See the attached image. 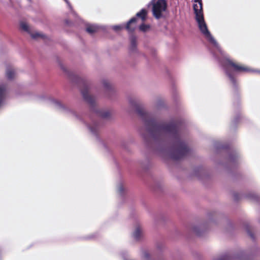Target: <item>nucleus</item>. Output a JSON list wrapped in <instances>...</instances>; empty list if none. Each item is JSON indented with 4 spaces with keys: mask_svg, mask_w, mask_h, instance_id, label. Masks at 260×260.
I'll return each mask as SVG.
<instances>
[{
    "mask_svg": "<svg viewBox=\"0 0 260 260\" xmlns=\"http://www.w3.org/2000/svg\"><path fill=\"white\" fill-rule=\"evenodd\" d=\"M135 106L137 113L144 121L147 132L152 138L159 139L166 135H170L173 138L174 142L171 153L172 159L179 160L188 155L190 150L186 144L180 138L178 134L180 124L178 122H158L149 113L145 112L141 106L136 104Z\"/></svg>",
    "mask_w": 260,
    "mask_h": 260,
    "instance_id": "obj_1",
    "label": "nucleus"
},
{
    "mask_svg": "<svg viewBox=\"0 0 260 260\" xmlns=\"http://www.w3.org/2000/svg\"><path fill=\"white\" fill-rule=\"evenodd\" d=\"M194 2L198 3L193 4V7L194 14L196 15V19L198 23L200 31L211 43L215 47H217V42L212 36L205 22L203 12L202 0H194Z\"/></svg>",
    "mask_w": 260,
    "mask_h": 260,
    "instance_id": "obj_2",
    "label": "nucleus"
},
{
    "mask_svg": "<svg viewBox=\"0 0 260 260\" xmlns=\"http://www.w3.org/2000/svg\"><path fill=\"white\" fill-rule=\"evenodd\" d=\"M222 66L226 75L229 77L235 88L237 86V81L232 72L241 73L248 72L250 71L248 67L230 59H226L223 62Z\"/></svg>",
    "mask_w": 260,
    "mask_h": 260,
    "instance_id": "obj_3",
    "label": "nucleus"
},
{
    "mask_svg": "<svg viewBox=\"0 0 260 260\" xmlns=\"http://www.w3.org/2000/svg\"><path fill=\"white\" fill-rule=\"evenodd\" d=\"M167 2L165 0H158L153 6L152 11L153 16L157 19L162 16V12L166 11Z\"/></svg>",
    "mask_w": 260,
    "mask_h": 260,
    "instance_id": "obj_4",
    "label": "nucleus"
},
{
    "mask_svg": "<svg viewBox=\"0 0 260 260\" xmlns=\"http://www.w3.org/2000/svg\"><path fill=\"white\" fill-rule=\"evenodd\" d=\"M81 93L84 100L91 106H93L95 104L94 98L88 94V87L85 84V87L81 89Z\"/></svg>",
    "mask_w": 260,
    "mask_h": 260,
    "instance_id": "obj_5",
    "label": "nucleus"
},
{
    "mask_svg": "<svg viewBox=\"0 0 260 260\" xmlns=\"http://www.w3.org/2000/svg\"><path fill=\"white\" fill-rule=\"evenodd\" d=\"M20 27L23 30L29 33L32 39H37L39 38L45 39V36L41 33H40V32L31 33L30 32L29 26L25 22H21L20 23Z\"/></svg>",
    "mask_w": 260,
    "mask_h": 260,
    "instance_id": "obj_6",
    "label": "nucleus"
},
{
    "mask_svg": "<svg viewBox=\"0 0 260 260\" xmlns=\"http://www.w3.org/2000/svg\"><path fill=\"white\" fill-rule=\"evenodd\" d=\"M138 19L136 17L132 18L126 23L125 28L129 33H133L137 28Z\"/></svg>",
    "mask_w": 260,
    "mask_h": 260,
    "instance_id": "obj_7",
    "label": "nucleus"
},
{
    "mask_svg": "<svg viewBox=\"0 0 260 260\" xmlns=\"http://www.w3.org/2000/svg\"><path fill=\"white\" fill-rule=\"evenodd\" d=\"M147 11L145 9H142L140 12H138L136 17L138 19V18L141 19L142 21L144 22L147 18Z\"/></svg>",
    "mask_w": 260,
    "mask_h": 260,
    "instance_id": "obj_8",
    "label": "nucleus"
},
{
    "mask_svg": "<svg viewBox=\"0 0 260 260\" xmlns=\"http://www.w3.org/2000/svg\"><path fill=\"white\" fill-rule=\"evenodd\" d=\"M16 73L15 70L11 67H8L6 69V75L9 80H12L15 76Z\"/></svg>",
    "mask_w": 260,
    "mask_h": 260,
    "instance_id": "obj_9",
    "label": "nucleus"
},
{
    "mask_svg": "<svg viewBox=\"0 0 260 260\" xmlns=\"http://www.w3.org/2000/svg\"><path fill=\"white\" fill-rule=\"evenodd\" d=\"M131 47L130 49L131 51H135L137 47V38L135 36L131 37Z\"/></svg>",
    "mask_w": 260,
    "mask_h": 260,
    "instance_id": "obj_10",
    "label": "nucleus"
},
{
    "mask_svg": "<svg viewBox=\"0 0 260 260\" xmlns=\"http://www.w3.org/2000/svg\"><path fill=\"white\" fill-rule=\"evenodd\" d=\"M6 90V86L3 84L0 85V106L3 103Z\"/></svg>",
    "mask_w": 260,
    "mask_h": 260,
    "instance_id": "obj_11",
    "label": "nucleus"
},
{
    "mask_svg": "<svg viewBox=\"0 0 260 260\" xmlns=\"http://www.w3.org/2000/svg\"><path fill=\"white\" fill-rule=\"evenodd\" d=\"M86 30L89 34H91L98 31V27L95 25H89L87 26Z\"/></svg>",
    "mask_w": 260,
    "mask_h": 260,
    "instance_id": "obj_12",
    "label": "nucleus"
},
{
    "mask_svg": "<svg viewBox=\"0 0 260 260\" xmlns=\"http://www.w3.org/2000/svg\"><path fill=\"white\" fill-rule=\"evenodd\" d=\"M141 230L140 227L137 228L134 233V237L136 240H139L141 235Z\"/></svg>",
    "mask_w": 260,
    "mask_h": 260,
    "instance_id": "obj_13",
    "label": "nucleus"
},
{
    "mask_svg": "<svg viewBox=\"0 0 260 260\" xmlns=\"http://www.w3.org/2000/svg\"><path fill=\"white\" fill-rule=\"evenodd\" d=\"M97 114L104 118H108L110 116V112L108 111H97Z\"/></svg>",
    "mask_w": 260,
    "mask_h": 260,
    "instance_id": "obj_14",
    "label": "nucleus"
},
{
    "mask_svg": "<svg viewBox=\"0 0 260 260\" xmlns=\"http://www.w3.org/2000/svg\"><path fill=\"white\" fill-rule=\"evenodd\" d=\"M150 28V25L148 24H145L144 23H142L139 26V29L141 31L146 32Z\"/></svg>",
    "mask_w": 260,
    "mask_h": 260,
    "instance_id": "obj_15",
    "label": "nucleus"
},
{
    "mask_svg": "<svg viewBox=\"0 0 260 260\" xmlns=\"http://www.w3.org/2000/svg\"><path fill=\"white\" fill-rule=\"evenodd\" d=\"M231 256H230L228 255H224L222 256L221 257H220L219 258H218L217 260H231Z\"/></svg>",
    "mask_w": 260,
    "mask_h": 260,
    "instance_id": "obj_16",
    "label": "nucleus"
},
{
    "mask_svg": "<svg viewBox=\"0 0 260 260\" xmlns=\"http://www.w3.org/2000/svg\"><path fill=\"white\" fill-rule=\"evenodd\" d=\"M103 85L106 88H109L110 87V83L107 81H103Z\"/></svg>",
    "mask_w": 260,
    "mask_h": 260,
    "instance_id": "obj_17",
    "label": "nucleus"
},
{
    "mask_svg": "<svg viewBox=\"0 0 260 260\" xmlns=\"http://www.w3.org/2000/svg\"><path fill=\"white\" fill-rule=\"evenodd\" d=\"M113 28L115 31H118L122 29V27L120 25H115L113 27Z\"/></svg>",
    "mask_w": 260,
    "mask_h": 260,
    "instance_id": "obj_18",
    "label": "nucleus"
},
{
    "mask_svg": "<svg viewBox=\"0 0 260 260\" xmlns=\"http://www.w3.org/2000/svg\"><path fill=\"white\" fill-rule=\"evenodd\" d=\"M248 198H249L251 199H253L254 200H257V197L255 194H254L249 195Z\"/></svg>",
    "mask_w": 260,
    "mask_h": 260,
    "instance_id": "obj_19",
    "label": "nucleus"
},
{
    "mask_svg": "<svg viewBox=\"0 0 260 260\" xmlns=\"http://www.w3.org/2000/svg\"><path fill=\"white\" fill-rule=\"evenodd\" d=\"M247 233L252 239L254 238L253 234L251 231H250V230H247Z\"/></svg>",
    "mask_w": 260,
    "mask_h": 260,
    "instance_id": "obj_20",
    "label": "nucleus"
},
{
    "mask_svg": "<svg viewBox=\"0 0 260 260\" xmlns=\"http://www.w3.org/2000/svg\"><path fill=\"white\" fill-rule=\"evenodd\" d=\"M238 194L237 193L234 194V198H235V200H238Z\"/></svg>",
    "mask_w": 260,
    "mask_h": 260,
    "instance_id": "obj_21",
    "label": "nucleus"
},
{
    "mask_svg": "<svg viewBox=\"0 0 260 260\" xmlns=\"http://www.w3.org/2000/svg\"><path fill=\"white\" fill-rule=\"evenodd\" d=\"M145 256L146 257V258H148V257H149L148 254V253H145Z\"/></svg>",
    "mask_w": 260,
    "mask_h": 260,
    "instance_id": "obj_22",
    "label": "nucleus"
},
{
    "mask_svg": "<svg viewBox=\"0 0 260 260\" xmlns=\"http://www.w3.org/2000/svg\"><path fill=\"white\" fill-rule=\"evenodd\" d=\"M66 1H67V0H65Z\"/></svg>",
    "mask_w": 260,
    "mask_h": 260,
    "instance_id": "obj_23",
    "label": "nucleus"
},
{
    "mask_svg": "<svg viewBox=\"0 0 260 260\" xmlns=\"http://www.w3.org/2000/svg\"><path fill=\"white\" fill-rule=\"evenodd\" d=\"M66 1H67V0H65Z\"/></svg>",
    "mask_w": 260,
    "mask_h": 260,
    "instance_id": "obj_24",
    "label": "nucleus"
}]
</instances>
